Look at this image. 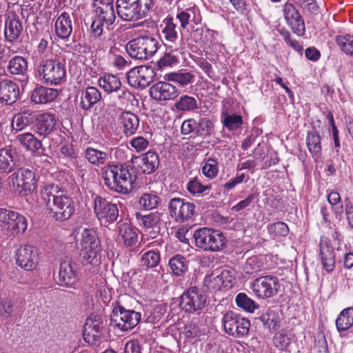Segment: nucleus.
Here are the masks:
<instances>
[{
  "label": "nucleus",
  "mask_w": 353,
  "mask_h": 353,
  "mask_svg": "<svg viewBox=\"0 0 353 353\" xmlns=\"http://www.w3.org/2000/svg\"><path fill=\"white\" fill-rule=\"evenodd\" d=\"M77 265L71 259L61 261L57 283L63 287L76 288L79 281Z\"/></svg>",
  "instance_id": "obj_17"
},
{
  "label": "nucleus",
  "mask_w": 353,
  "mask_h": 353,
  "mask_svg": "<svg viewBox=\"0 0 353 353\" xmlns=\"http://www.w3.org/2000/svg\"><path fill=\"white\" fill-rule=\"evenodd\" d=\"M320 248V255L323 268L327 273H330L334 270L336 265L334 249L327 242L323 244L321 243Z\"/></svg>",
  "instance_id": "obj_35"
},
{
  "label": "nucleus",
  "mask_w": 353,
  "mask_h": 353,
  "mask_svg": "<svg viewBox=\"0 0 353 353\" xmlns=\"http://www.w3.org/2000/svg\"><path fill=\"white\" fill-rule=\"evenodd\" d=\"M94 211L98 219L104 225L115 222L119 217V210L116 204L97 195L94 199Z\"/></svg>",
  "instance_id": "obj_16"
},
{
  "label": "nucleus",
  "mask_w": 353,
  "mask_h": 353,
  "mask_svg": "<svg viewBox=\"0 0 353 353\" xmlns=\"http://www.w3.org/2000/svg\"><path fill=\"white\" fill-rule=\"evenodd\" d=\"M155 76L156 72L151 65H141L130 70L126 79L131 87L144 89L154 81Z\"/></svg>",
  "instance_id": "obj_14"
},
{
  "label": "nucleus",
  "mask_w": 353,
  "mask_h": 353,
  "mask_svg": "<svg viewBox=\"0 0 353 353\" xmlns=\"http://www.w3.org/2000/svg\"><path fill=\"white\" fill-rule=\"evenodd\" d=\"M125 49L131 58L147 60L157 52L158 41L150 36H140L128 42Z\"/></svg>",
  "instance_id": "obj_4"
},
{
  "label": "nucleus",
  "mask_w": 353,
  "mask_h": 353,
  "mask_svg": "<svg viewBox=\"0 0 353 353\" xmlns=\"http://www.w3.org/2000/svg\"><path fill=\"white\" fill-rule=\"evenodd\" d=\"M283 17L292 32L299 37L305 33L304 20L294 4L286 2L283 6Z\"/></svg>",
  "instance_id": "obj_18"
},
{
  "label": "nucleus",
  "mask_w": 353,
  "mask_h": 353,
  "mask_svg": "<svg viewBox=\"0 0 353 353\" xmlns=\"http://www.w3.org/2000/svg\"><path fill=\"white\" fill-rule=\"evenodd\" d=\"M353 325V309L346 308L341 312L336 319V326L339 332L349 330Z\"/></svg>",
  "instance_id": "obj_45"
},
{
  "label": "nucleus",
  "mask_w": 353,
  "mask_h": 353,
  "mask_svg": "<svg viewBox=\"0 0 353 353\" xmlns=\"http://www.w3.org/2000/svg\"><path fill=\"white\" fill-rule=\"evenodd\" d=\"M103 173L105 185L112 190L128 194L134 188L136 175L132 173V168L125 163L108 165Z\"/></svg>",
  "instance_id": "obj_2"
},
{
  "label": "nucleus",
  "mask_w": 353,
  "mask_h": 353,
  "mask_svg": "<svg viewBox=\"0 0 353 353\" xmlns=\"http://www.w3.org/2000/svg\"><path fill=\"white\" fill-rule=\"evenodd\" d=\"M274 343L277 347L284 350L289 346L290 339L283 332H280L275 335Z\"/></svg>",
  "instance_id": "obj_64"
},
{
  "label": "nucleus",
  "mask_w": 353,
  "mask_h": 353,
  "mask_svg": "<svg viewBox=\"0 0 353 353\" xmlns=\"http://www.w3.org/2000/svg\"><path fill=\"white\" fill-rule=\"evenodd\" d=\"M116 9L118 16L125 21H135L145 16L135 0H117Z\"/></svg>",
  "instance_id": "obj_19"
},
{
  "label": "nucleus",
  "mask_w": 353,
  "mask_h": 353,
  "mask_svg": "<svg viewBox=\"0 0 353 353\" xmlns=\"http://www.w3.org/2000/svg\"><path fill=\"white\" fill-rule=\"evenodd\" d=\"M214 282L219 285V288L230 289L235 281L234 270H223L221 273L213 279Z\"/></svg>",
  "instance_id": "obj_46"
},
{
  "label": "nucleus",
  "mask_w": 353,
  "mask_h": 353,
  "mask_svg": "<svg viewBox=\"0 0 353 353\" xmlns=\"http://www.w3.org/2000/svg\"><path fill=\"white\" fill-rule=\"evenodd\" d=\"M194 76L190 72L171 73L169 74V80L172 81L183 87L192 82Z\"/></svg>",
  "instance_id": "obj_58"
},
{
  "label": "nucleus",
  "mask_w": 353,
  "mask_h": 353,
  "mask_svg": "<svg viewBox=\"0 0 353 353\" xmlns=\"http://www.w3.org/2000/svg\"><path fill=\"white\" fill-rule=\"evenodd\" d=\"M15 257L17 265L27 271L34 270L39 261L37 250L28 245L20 247L16 252Z\"/></svg>",
  "instance_id": "obj_20"
},
{
  "label": "nucleus",
  "mask_w": 353,
  "mask_h": 353,
  "mask_svg": "<svg viewBox=\"0 0 353 353\" xmlns=\"http://www.w3.org/2000/svg\"><path fill=\"white\" fill-rule=\"evenodd\" d=\"M135 219L140 226L145 228L154 229V232H159L161 224V216L158 212H152L148 214H142L141 212H136Z\"/></svg>",
  "instance_id": "obj_36"
},
{
  "label": "nucleus",
  "mask_w": 353,
  "mask_h": 353,
  "mask_svg": "<svg viewBox=\"0 0 353 353\" xmlns=\"http://www.w3.org/2000/svg\"><path fill=\"white\" fill-rule=\"evenodd\" d=\"M37 70L43 83L48 85H59L65 81V65L57 60H43L40 62Z\"/></svg>",
  "instance_id": "obj_6"
},
{
  "label": "nucleus",
  "mask_w": 353,
  "mask_h": 353,
  "mask_svg": "<svg viewBox=\"0 0 353 353\" xmlns=\"http://www.w3.org/2000/svg\"><path fill=\"white\" fill-rule=\"evenodd\" d=\"M259 192H255L248 195L245 199L239 201L236 205L232 208V211L239 212V211L249 208H253L255 203L258 201Z\"/></svg>",
  "instance_id": "obj_55"
},
{
  "label": "nucleus",
  "mask_w": 353,
  "mask_h": 353,
  "mask_svg": "<svg viewBox=\"0 0 353 353\" xmlns=\"http://www.w3.org/2000/svg\"><path fill=\"white\" fill-rule=\"evenodd\" d=\"M8 71L12 75L26 76L28 71V62L21 56L12 57L8 63Z\"/></svg>",
  "instance_id": "obj_42"
},
{
  "label": "nucleus",
  "mask_w": 353,
  "mask_h": 353,
  "mask_svg": "<svg viewBox=\"0 0 353 353\" xmlns=\"http://www.w3.org/2000/svg\"><path fill=\"white\" fill-rule=\"evenodd\" d=\"M161 38L165 46L172 48L179 39L176 23L172 17L168 16L163 21Z\"/></svg>",
  "instance_id": "obj_27"
},
{
  "label": "nucleus",
  "mask_w": 353,
  "mask_h": 353,
  "mask_svg": "<svg viewBox=\"0 0 353 353\" xmlns=\"http://www.w3.org/2000/svg\"><path fill=\"white\" fill-rule=\"evenodd\" d=\"M17 139L27 150L32 152L40 155L44 150L41 149V141L30 132L20 134L17 137Z\"/></svg>",
  "instance_id": "obj_34"
},
{
  "label": "nucleus",
  "mask_w": 353,
  "mask_h": 353,
  "mask_svg": "<svg viewBox=\"0 0 353 353\" xmlns=\"http://www.w3.org/2000/svg\"><path fill=\"white\" fill-rule=\"evenodd\" d=\"M58 95L57 90L37 85L32 92L31 101L35 103H47L52 101Z\"/></svg>",
  "instance_id": "obj_33"
},
{
  "label": "nucleus",
  "mask_w": 353,
  "mask_h": 353,
  "mask_svg": "<svg viewBox=\"0 0 353 353\" xmlns=\"http://www.w3.org/2000/svg\"><path fill=\"white\" fill-rule=\"evenodd\" d=\"M161 261L159 252L153 250L147 251L143 253L141 258V266L144 269L157 267Z\"/></svg>",
  "instance_id": "obj_48"
},
{
  "label": "nucleus",
  "mask_w": 353,
  "mask_h": 353,
  "mask_svg": "<svg viewBox=\"0 0 353 353\" xmlns=\"http://www.w3.org/2000/svg\"><path fill=\"white\" fill-rule=\"evenodd\" d=\"M268 230L271 234H274L276 236H286L289 233L288 225L282 221L268 225Z\"/></svg>",
  "instance_id": "obj_57"
},
{
  "label": "nucleus",
  "mask_w": 353,
  "mask_h": 353,
  "mask_svg": "<svg viewBox=\"0 0 353 353\" xmlns=\"http://www.w3.org/2000/svg\"><path fill=\"white\" fill-rule=\"evenodd\" d=\"M161 202V198L153 193H144L140 197L139 203L140 205L147 210L156 208Z\"/></svg>",
  "instance_id": "obj_49"
},
{
  "label": "nucleus",
  "mask_w": 353,
  "mask_h": 353,
  "mask_svg": "<svg viewBox=\"0 0 353 353\" xmlns=\"http://www.w3.org/2000/svg\"><path fill=\"white\" fill-rule=\"evenodd\" d=\"M178 63V59L171 53H165L164 55L157 61V66L159 69L164 67L171 66Z\"/></svg>",
  "instance_id": "obj_62"
},
{
  "label": "nucleus",
  "mask_w": 353,
  "mask_h": 353,
  "mask_svg": "<svg viewBox=\"0 0 353 353\" xmlns=\"http://www.w3.org/2000/svg\"><path fill=\"white\" fill-rule=\"evenodd\" d=\"M0 224L11 235L23 234L28 228V221L25 216L5 208H0Z\"/></svg>",
  "instance_id": "obj_12"
},
{
  "label": "nucleus",
  "mask_w": 353,
  "mask_h": 353,
  "mask_svg": "<svg viewBox=\"0 0 353 353\" xmlns=\"http://www.w3.org/2000/svg\"><path fill=\"white\" fill-rule=\"evenodd\" d=\"M132 163H138L139 168L143 174H150L154 172L159 168L160 160L156 152L149 150L141 157H135Z\"/></svg>",
  "instance_id": "obj_24"
},
{
  "label": "nucleus",
  "mask_w": 353,
  "mask_h": 353,
  "mask_svg": "<svg viewBox=\"0 0 353 353\" xmlns=\"http://www.w3.org/2000/svg\"><path fill=\"white\" fill-rule=\"evenodd\" d=\"M294 2L302 8H305L311 14H316L319 10V6L315 0H293Z\"/></svg>",
  "instance_id": "obj_61"
},
{
  "label": "nucleus",
  "mask_w": 353,
  "mask_h": 353,
  "mask_svg": "<svg viewBox=\"0 0 353 353\" xmlns=\"http://www.w3.org/2000/svg\"><path fill=\"white\" fill-rule=\"evenodd\" d=\"M41 196L46 203L50 217L57 221H65L75 212L72 197L64 193L59 185H47L41 190Z\"/></svg>",
  "instance_id": "obj_1"
},
{
  "label": "nucleus",
  "mask_w": 353,
  "mask_h": 353,
  "mask_svg": "<svg viewBox=\"0 0 353 353\" xmlns=\"http://www.w3.org/2000/svg\"><path fill=\"white\" fill-rule=\"evenodd\" d=\"M81 245L82 247L80 256L83 262L93 263L101 251V241L93 229L84 228L81 232Z\"/></svg>",
  "instance_id": "obj_10"
},
{
  "label": "nucleus",
  "mask_w": 353,
  "mask_h": 353,
  "mask_svg": "<svg viewBox=\"0 0 353 353\" xmlns=\"http://www.w3.org/2000/svg\"><path fill=\"white\" fill-rule=\"evenodd\" d=\"M19 97V87L10 80L0 82V100L8 105L14 104Z\"/></svg>",
  "instance_id": "obj_28"
},
{
  "label": "nucleus",
  "mask_w": 353,
  "mask_h": 353,
  "mask_svg": "<svg viewBox=\"0 0 353 353\" xmlns=\"http://www.w3.org/2000/svg\"><path fill=\"white\" fill-rule=\"evenodd\" d=\"M78 95L80 99V107L84 110H90L101 99V92L94 86L82 88L79 90Z\"/></svg>",
  "instance_id": "obj_26"
},
{
  "label": "nucleus",
  "mask_w": 353,
  "mask_h": 353,
  "mask_svg": "<svg viewBox=\"0 0 353 353\" xmlns=\"http://www.w3.org/2000/svg\"><path fill=\"white\" fill-rule=\"evenodd\" d=\"M174 108L180 112H194L199 108V103L195 97L184 94L176 101Z\"/></svg>",
  "instance_id": "obj_40"
},
{
  "label": "nucleus",
  "mask_w": 353,
  "mask_h": 353,
  "mask_svg": "<svg viewBox=\"0 0 353 353\" xmlns=\"http://www.w3.org/2000/svg\"><path fill=\"white\" fill-rule=\"evenodd\" d=\"M119 236L125 247H132L138 242V234L126 220L121 219L117 223Z\"/></svg>",
  "instance_id": "obj_29"
},
{
  "label": "nucleus",
  "mask_w": 353,
  "mask_h": 353,
  "mask_svg": "<svg viewBox=\"0 0 353 353\" xmlns=\"http://www.w3.org/2000/svg\"><path fill=\"white\" fill-rule=\"evenodd\" d=\"M254 294L259 298L267 299L276 296L281 288L279 279L272 275L260 276L252 284Z\"/></svg>",
  "instance_id": "obj_15"
},
{
  "label": "nucleus",
  "mask_w": 353,
  "mask_h": 353,
  "mask_svg": "<svg viewBox=\"0 0 353 353\" xmlns=\"http://www.w3.org/2000/svg\"><path fill=\"white\" fill-rule=\"evenodd\" d=\"M306 145L313 158L319 159L321 157V138L316 130L308 131Z\"/></svg>",
  "instance_id": "obj_39"
},
{
  "label": "nucleus",
  "mask_w": 353,
  "mask_h": 353,
  "mask_svg": "<svg viewBox=\"0 0 353 353\" xmlns=\"http://www.w3.org/2000/svg\"><path fill=\"white\" fill-rule=\"evenodd\" d=\"M55 31L57 37L61 39H67L72 32L71 16L68 12H63L55 21Z\"/></svg>",
  "instance_id": "obj_31"
},
{
  "label": "nucleus",
  "mask_w": 353,
  "mask_h": 353,
  "mask_svg": "<svg viewBox=\"0 0 353 353\" xmlns=\"http://www.w3.org/2000/svg\"><path fill=\"white\" fill-rule=\"evenodd\" d=\"M221 322L225 332L234 338H242L249 333L250 321L240 314L228 311L223 314Z\"/></svg>",
  "instance_id": "obj_7"
},
{
  "label": "nucleus",
  "mask_w": 353,
  "mask_h": 353,
  "mask_svg": "<svg viewBox=\"0 0 353 353\" xmlns=\"http://www.w3.org/2000/svg\"><path fill=\"white\" fill-rule=\"evenodd\" d=\"M96 12L97 17L105 22L106 28L112 26L116 19V15L114 10L113 0H104L100 1V5L97 7Z\"/></svg>",
  "instance_id": "obj_30"
},
{
  "label": "nucleus",
  "mask_w": 353,
  "mask_h": 353,
  "mask_svg": "<svg viewBox=\"0 0 353 353\" xmlns=\"http://www.w3.org/2000/svg\"><path fill=\"white\" fill-rule=\"evenodd\" d=\"M56 119L52 114H37L34 117L33 129L41 136L46 137L55 130Z\"/></svg>",
  "instance_id": "obj_22"
},
{
  "label": "nucleus",
  "mask_w": 353,
  "mask_h": 353,
  "mask_svg": "<svg viewBox=\"0 0 353 353\" xmlns=\"http://www.w3.org/2000/svg\"><path fill=\"white\" fill-rule=\"evenodd\" d=\"M98 81L99 86L108 94L117 92L121 86L120 79L116 75L111 74H104L99 79Z\"/></svg>",
  "instance_id": "obj_41"
},
{
  "label": "nucleus",
  "mask_w": 353,
  "mask_h": 353,
  "mask_svg": "<svg viewBox=\"0 0 353 353\" xmlns=\"http://www.w3.org/2000/svg\"><path fill=\"white\" fill-rule=\"evenodd\" d=\"M179 307L187 313H194L203 310L207 302L204 292L196 286L185 290L179 298Z\"/></svg>",
  "instance_id": "obj_8"
},
{
  "label": "nucleus",
  "mask_w": 353,
  "mask_h": 353,
  "mask_svg": "<svg viewBox=\"0 0 353 353\" xmlns=\"http://www.w3.org/2000/svg\"><path fill=\"white\" fill-rule=\"evenodd\" d=\"M335 41L345 54L353 56V36L345 34L336 37Z\"/></svg>",
  "instance_id": "obj_53"
},
{
  "label": "nucleus",
  "mask_w": 353,
  "mask_h": 353,
  "mask_svg": "<svg viewBox=\"0 0 353 353\" xmlns=\"http://www.w3.org/2000/svg\"><path fill=\"white\" fill-rule=\"evenodd\" d=\"M211 188V185H203L197 177L190 180L186 185V189L194 196L201 195Z\"/></svg>",
  "instance_id": "obj_52"
},
{
  "label": "nucleus",
  "mask_w": 353,
  "mask_h": 353,
  "mask_svg": "<svg viewBox=\"0 0 353 353\" xmlns=\"http://www.w3.org/2000/svg\"><path fill=\"white\" fill-rule=\"evenodd\" d=\"M149 93L152 99L157 101L174 99L179 94L175 86L165 81L154 83L150 87Z\"/></svg>",
  "instance_id": "obj_21"
},
{
  "label": "nucleus",
  "mask_w": 353,
  "mask_h": 353,
  "mask_svg": "<svg viewBox=\"0 0 353 353\" xmlns=\"http://www.w3.org/2000/svg\"><path fill=\"white\" fill-rule=\"evenodd\" d=\"M196 247L205 252H215L226 248L227 239L219 230L201 228L193 234Z\"/></svg>",
  "instance_id": "obj_3"
},
{
  "label": "nucleus",
  "mask_w": 353,
  "mask_h": 353,
  "mask_svg": "<svg viewBox=\"0 0 353 353\" xmlns=\"http://www.w3.org/2000/svg\"><path fill=\"white\" fill-rule=\"evenodd\" d=\"M194 11L192 9H186L185 10L178 11L176 14V19L180 22L181 28H187L190 21H193L195 19Z\"/></svg>",
  "instance_id": "obj_56"
},
{
  "label": "nucleus",
  "mask_w": 353,
  "mask_h": 353,
  "mask_svg": "<svg viewBox=\"0 0 353 353\" xmlns=\"http://www.w3.org/2000/svg\"><path fill=\"white\" fill-rule=\"evenodd\" d=\"M18 154L14 149L0 148V175L6 176L15 170L18 163Z\"/></svg>",
  "instance_id": "obj_23"
},
{
  "label": "nucleus",
  "mask_w": 353,
  "mask_h": 353,
  "mask_svg": "<svg viewBox=\"0 0 353 353\" xmlns=\"http://www.w3.org/2000/svg\"><path fill=\"white\" fill-rule=\"evenodd\" d=\"M259 320L262 323L263 327L268 329L271 333L276 332L281 327V316L274 310H268L259 318Z\"/></svg>",
  "instance_id": "obj_37"
},
{
  "label": "nucleus",
  "mask_w": 353,
  "mask_h": 353,
  "mask_svg": "<svg viewBox=\"0 0 353 353\" xmlns=\"http://www.w3.org/2000/svg\"><path fill=\"white\" fill-rule=\"evenodd\" d=\"M119 119L126 136H132L136 133L139 126V119L135 114L131 112H123Z\"/></svg>",
  "instance_id": "obj_38"
},
{
  "label": "nucleus",
  "mask_w": 353,
  "mask_h": 353,
  "mask_svg": "<svg viewBox=\"0 0 353 353\" xmlns=\"http://www.w3.org/2000/svg\"><path fill=\"white\" fill-rule=\"evenodd\" d=\"M23 30L22 21L15 14H9L5 21L4 35L6 40L12 43L17 40Z\"/></svg>",
  "instance_id": "obj_25"
},
{
  "label": "nucleus",
  "mask_w": 353,
  "mask_h": 353,
  "mask_svg": "<svg viewBox=\"0 0 353 353\" xmlns=\"http://www.w3.org/2000/svg\"><path fill=\"white\" fill-rule=\"evenodd\" d=\"M196 136L206 137L214 134V125L209 118H200L198 121H196Z\"/></svg>",
  "instance_id": "obj_47"
},
{
  "label": "nucleus",
  "mask_w": 353,
  "mask_h": 353,
  "mask_svg": "<svg viewBox=\"0 0 353 353\" xmlns=\"http://www.w3.org/2000/svg\"><path fill=\"white\" fill-rule=\"evenodd\" d=\"M106 323L104 317L97 313H91L83 325V337L88 344L95 345L100 343Z\"/></svg>",
  "instance_id": "obj_9"
},
{
  "label": "nucleus",
  "mask_w": 353,
  "mask_h": 353,
  "mask_svg": "<svg viewBox=\"0 0 353 353\" xmlns=\"http://www.w3.org/2000/svg\"><path fill=\"white\" fill-rule=\"evenodd\" d=\"M195 205L185 199L172 198L168 205L170 216L176 223H184L192 219L195 212Z\"/></svg>",
  "instance_id": "obj_13"
},
{
  "label": "nucleus",
  "mask_w": 353,
  "mask_h": 353,
  "mask_svg": "<svg viewBox=\"0 0 353 353\" xmlns=\"http://www.w3.org/2000/svg\"><path fill=\"white\" fill-rule=\"evenodd\" d=\"M0 307L2 311L0 313V316L3 319L12 316V314L14 311V303L12 300L7 298H0Z\"/></svg>",
  "instance_id": "obj_60"
},
{
  "label": "nucleus",
  "mask_w": 353,
  "mask_h": 353,
  "mask_svg": "<svg viewBox=\"0 0 353 353\" xmlns=\"http://www.w3.org/2000/svg\"><path fill=\"white\" fill-rule=\"evenodd\" d=\"M262 266L263 264L258 257L252 256L247 259L243 270L246 274H252L260 271Z\"/></svg>",
  "instance_id": "obj_59"
},
{
  "label": "nucleus",
  "mask_w": 353,
  "mask_h": 353,
  "mask_svg": "<svg viewBox=\"0 0 353 353\" xmlns=\"http://www.w3.org/2000/svg\"><path fill=\"white\" fill-rule=\"evenodd\" d=\"M11 176L17 181V191L19 195L26 196L37 191L38 178L32 168L21 167Z\"/></svg>",
  "instance_id": "obj_11"
},
{
  "label": "nucleus",
  "mask_w": 353,
  "mask_h": 353,
  "mask_svg": "<svg viewBox=\"0 0 353 353\" xmlns=\"http://www.w3.org/2000/svg\"><path fill=\"white\" fill-rule=\"evenodd\" d=\"M140 312L126 309L124 306L116 303L110 314V324L122 332L134 328L141 321Z\"/></svg>",
  "instance_id": "obj_5"
},
{
  "label": "nucleus",
  "mask_w": 353,
  "mask_h": 353,
  "mask_svg": "<svg viewBox=\"0 0 353 353\" xmlns=\"http://www.w3.org/2000/svg\"><path fill=\"white\" fill-rule=\"evenodd\" d=\"M235 301L238 307L250 312H253L255 309L259 307V305L245 293L238 294Z\"/></svg>",
  "instance_id": "obj_51"
},
{
  "label": "nucleus",
  "mask_w": 353,
  "mask_h": 353,
  "mask_svg": "<svg viewBox=\"0 0 353 353\" xmlns=\"http://www.w3.org/2000/svg\"><path fill=\"white\" fill-rule=\"evenodd\" d=\"M222 123L228 130L233 131L239 129L243 124V119L239 114H225Z\"/></svg>",
  "instance_id": "obj_54"
},
{
  "label": "nucleus",
  "mask_w": 353,
  "mask_h": 353,
  "mask_svg": "<svg viewBox=\"0 0 353 353\" xmlns=\"http://www.w3.org/2000/svg\"><path fill=\"white\" fill-rule=\"evenodd\" d=\"M85 158L94 165H103L108 159L106 152L88 147L85 150Z\"/></svg>",
  "instance_id": "obj_44"
},
{
  "label": "nucleus",
  "mask_w": 353,
  "mask_h": 353,
  "mask_svg": "<svg viewBox=\"0 0 353 353\" xmlns=\"http://www.w3.org/2000/svg\"><path fill=\"white\" fill-rule=\"evenodd\" d=\"M189 261L181 254L173 256L169 261V266L172 273L176 276H183L188 270Z\"/></svg>",
  "instance_id": "obj_43"
},
{
  "label": "nucleus",
  "mask_w": 353,
  "mask_h": 353,
  "mask_svg": "<svg viewBox=\"0 0 353 353\" xmlns=\"http://www.w3.org/2000/svg\"><path fill=\"white\" fill-rule=\"evenodd\" d=\"M218 160L214 157L205 159L202 166V173L209 179L214 178L219 172Z\"/></svg>",
  "instance_id": "obj_50"
},
{
  "label": "nucleus",
  "mask_w": 353,
  "mask_h": 353,
  "mask_svg": "<svg viewBox=\"0 0 353 353\" xmlns=\"http://www.w3.org/2000/svg\"><path fill=\"white\" fill-rule=\"evenodd\" d=\"M36 112L29 109L24 110L16 114L12 121V128L14 130L21 131L31 125H34Z\"/></svg>",
  "instance_id": "obj_32"
},
{
  "label": "nucleus",
  "mask_w": 353,
  "mask_h": 353,
  "mask_svg": "<svg viewBox=\"0 0 353 353\" xmlns=\"http://www.w3.org/2000/svg\"><path fill=\"white\" fill-rule=\"evenodd\" d=\"M245 177V174H237L235 177L230 179L228 182L221 185L224 192H229L234 189L238 184L241 183Z\"/></svg>",
  "instance_id": "obj_63"
}]
</instances>
